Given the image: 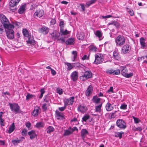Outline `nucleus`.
Segmentation results:
<instances>
[{"mask_svg": "<svg viewBox=\"0 0 147 147\" xmlns=\"http://www.w3.org/2000/svg\"><path fill=\"white\" fill-rule=\"evenodd\" d=\"M64 24L65 23L63 21H61L59 23V26L60 28V29H61V28L63 29Z\"/></svg>", "mask_w": 147, "mask_h": 147, "instance_id": "49", "label": "nucleus"}, {"mask_svg": "<svg viewBox=\"0 0 147 147\" xmlns=\"http://www.w3.org/2000/svg\"><path fill=\"white\" fill-rule=\"evenodd\" d=\"M68 99L69 100V104H70V105H72L74 102V96H72L70 97Z\"/></svg>", "mask_w": 147, "mask_h": 147, "instance_id": "46", "label": "nucleus"}, {"mask_svg": "<svg viewBox=\"0 0 147 147\" xmlns=\"http://www.w3.org/2000/svg\"><path fill=\"white\" fill-rule=\"evenodd\" d=\"M94 34L100 40L102 39V38L100 39V38L102 36V34L100 30H97L96 32H95Z\"/></svg>", "mask_w": 147, "mask_h": 147, "instance_id": "30", "label": "nucleus"}, {"mask_svg": "<svg viewBox=\"0 0 147 147\" xmlns=\"http://www.w3.org/2000/svg\"><path fill=\"white\" fill-rule=\"evenodd\" d=\"M102 106V104L97 106H96V112H100V111L101 107Z\"/></svg>", "mask_w": 147, "mask_h": 147, "instance_id": "45", "label": "nucleus"}, {"mask_svg": "<svg viewBox=\"0 0 147 147\" xmlns=\"http://www.w3.org/2000/svg\"><path fill=\"white\" fill-rule=\"evenodd\" d=\"M27 130L26 128L23 129L21 134L22 136H25L27 134Z\"/></svg>", "mask_w": 147, "mask_h": 147, "instance_id": "48", "label": "nucleus"}, {"mask_svg": "<svg viewBox=\"0 0 147 147\" xmlns=\"http://www.w3.org/2000/svg\"><path fill=\"white\" fill-rule=\"evenodd\" d=\"M89 55L87 56L86 55H84L82 57V59L83 60H84L85 59L88 60L89 59Z\"/></svg>", "mask_w": 147, "mask_h": 147, "instance_id": "56", "label": "nucleus"}, {"mask_svg": "<svg viewBox=\"0 0 147 147\" xmlns=\"http://www.w3.org/2000/svg\"><path fill=\"white\" fill-rule=\"evenodd\" d=\"M3 26L5 29H7V30H5V31L13 30V29L14 28V26L11 24H8L7 23H4L3 24Z\"/></svg>", "mask_w": 147, "mask_h": 147, "instance_id": "9", "label": "nucleus"}, {"mask_svg": "<svg viewBox=\"0 0 147 147\" xmlns=\"http://www.w3.org/2000/svg\"><path fill=\"white\" fill-rule=\"evenodd\" d=\"M40 30L41 32L43 34L46 35L48 33L49 28L45 26H43L40 28Z\"/></svg>", "mask_w": 147, "mask_h": 147, "instance_id": "15", "label": "nucleus"}, {"mask_svg": "<svg viewBox=\"0 0 147 147\" xmlns=\"http://www.w3.org/2000/svg\"><path fill=\"white\" fill-rule=\"evenodd\" d=\"M92 73L90 71H86L84 73V75L81 76L80 79L82 81H85L89 78L92 77Z\"/></svg>", "mask_w": 147, "mask_h": 147, "instance_id": "3", "label": "nucleus"}, {"mask_svg": "<svg viewBox=\"0 0 147 147\" xmlns=\"http://www.w3.org/2000/svg\"><path fill=\"white\" fill-rule=\"evenodd\" d=\"M89 50L90 52H96L97 49L94 45H91L88 47Z\"/></svg>", "mask_w": 147, "mask_h": 147, "instance_id": "26", "label": "nucleus"}, {"mask_svg": "<svg viewBox=\"0 0 147 147\" xmlns=\"http://www.w3.org/2000/svg\"><path fill=\"white\" fill-rule=\"evenodd\" d=\"M58 40H61V42L62 43H63L65 42V40L63 38V37H61L59 38H58Z\"/></svg>", "mask_w": 147, "mask_h": 147, "instance_id": "63", "label": "nucleus"}, {"mask_svg": "<svg viewBox=\"0 0 147 147\" xmlns=\"http://www.w3.org/2000/svg\"><path fill=\"white\" fill-rule=\"evenodd\" d=\"M9 108L11 111L16 113H20V107L16 103H9Z\"/></svg>", "mask_w": 147, "mask_h": 147, "instance_id": "2", "label": "nucleus"}, {"mask_svg": "<svg viewBox=\"0 0 147 147\" xmlns=\"http://www.w3.org/2000/svg\"><path fill=\"white\" fill-rule=\"evenodd\" d=\"M4 120L3 119H2L0 120V124L1 126H4L5 123H4Z\"/></svg>", "mask_w": 147, "mask_h": 147, "instance_id": "64", "label": "nucleus"}, {"mask_svg": "<svg viewBox=\"0 0 147 147\" xmlns=\"http://www.w3.org/2000/svg\"><path fill=\"white\" fill-rule=\"evenodd\" d=\"M113 56L114 59L116 60H119L120 59L121 57L117 49H115L114 51Z\"/></svg>", "mask_w": 147, "mask_h": 147, "instance_id": "12", "label": "nucleus"}, {"mask_svg": "<svg viewBox=\"0 0 147 147\" xmlns=\"http://www.w3.org/2000/svg\"><path fill=\"white\" fill-rule=\"evenodd\" d=\"M15 127L14 123H12L9 127V129L8 130V132L9 134L11 133L15 129Z\"/></svg>", "mask_w": 147, "mask_h": 147, "instance_id": "29", "label": "nucleus"}, {"mask_svg": "<svg viewBox=\"0 0 147 147\" xmlns=\"http://www.w3.org/2000/svg\"><path fill=\"white\" fill-rule=\"evenodd\" d=\"M47 104L46 103H44L42 105V108L44 111H46L47 110Z\"/></svg>", "mask_w": 147, "mask_h": 147, "instance_id": "53", "label": "nucleus"}, {"mask_svg": "<svg viewBox=\"0 0 147 147\" xmlns=\"http://www.w3.org/2000/svg\"><path fill=\"white\" fill-rule=\"evenodd\" d=\"M60 32L61 33V35H66L69 34V32L66 30L65 31L63 29H60Z\"/></svg>", "mask_w": 147, "mask_h": 147, "instance_id": "34", "label": "nucleus"}, {"mask_svg": "<svg viewBox=\"0 0 147 147\" xmlns=\"http://www.w3.org/2000/svg\"><path fill=\"white\" fill-rule=\"evenodd\" d=\"M131 49L129 45L128 44L124 45L122 48V51L123 53H129Z\"/></svg>", "mask_w": 147, "mask_h": 147, "instance_id": "10", "label": "nucleus"}, {"mask_svg": "<svg viewBox=\"0 0 147 147\" xmlns=\"http://www.w3.org/2000/svg\"><path fill=\"white\" fill-rule=\"evenodd\" d=\"M55 114L58 120H63L65 119L64 115L63 113L58 111L57 110L55 111Z\"/></svg>", "mask_w": 147, "mask_h": 147, "instance_id": "8", "label": "nucleus"}, {"mask_svg": "<svg viewBox=\"0 0 147 147\" xmlns=\"http://www.w3.org/2000/svg\"><path fill=\"white\" fill-rule=\"evenodd\" d=\"M107 104L108 105H107L106 107V109L108 111H110V103H108Z\"/></svg>", "mask_w": 147, "mask_h": 147, "instance_id": "61", "label": "nucleus"}, {"mask_svg": "<svg viewBox=\"0 0 147 147\" xmlns=\"http://www.w3.org/2000/svg\"><path fill=\"white\" fill-rule=\"evenodd\" d=\"M100 18L101 19H106V18H110V15H109L106 16H100Z\"/></svg>", "mask_w": 147, "mask_h": 147, "instance_id": "57", "label": "nucleus"}, {"mask_svg": "<svg viewBox=\"0 0 147 147\" xmlns=\"http://www.w3.org/2000/svg\"><path fill=\"white\" fill-rule=\"evenodd\" d=\"M111 25L115 26L117 28L119 27V24L117 22H112L111 23Z\"/></svg>", "mask_w": 147, "mask_h": 147, "instance_id": "43", "label": "nucleus"}, {"mask_svg": "<svg viewBox=\"0 0 147 147\" xmlns=\"http://www.w3.org/2000/svg\"><path fill=\"white\" fill-rule=\"evenodd\" d=\"M90 118V116L88 114H85L82 117V121L86 122V121L88 120Z\"/></svg>", "mask_w": 147, "mask_h": 147, "instance_id": "42", "label": "nucleus"}, {"mask_svg": "<svg viewBox=\"0 0 147 147\" xmlns=\"http://www.w3.org/2000/svg\"><path fill=\"white\" fill-rule=\"evenodd\" d=\"M0 20L3 24L8 22V20L5 16L3 14L0 15Z\"/></svg>", "mask_w": 147, "mask_h": 147, "instance_id": "19", "label": "nucleus"}, {"mask_svg": "<svg viewBox=\"0 0 147 147\" xmlns=\"http://www.w3.org/2000/svg\"><path fill=\"white\" fill-rule=\"evenodd\" d=\"M26 6V4H25L22 5L18 10V13L20 14L23 13L25 11V8Z\"/></svg>", "mask_w": 147, "mask_h": 147, "instance_id": "23", "label": "nucleus"}, {"mask_svg": "<svg viewBox=\"0 0 147 147\" xmlns=\"http://www.w3.org/2000/svg\"><path fill=\"white\" fill-rule=\"evenodd\" d=\"M57 92L60 95H61L63 93V92L61 89H57Z\"/></svg>", "mask_w": 147, "mask_h": 147, "instance_id": "62", "label": "nucleus"}, {"mask_svg": "<svg viewBox=\"0 0 147 147\" xmlns=\"http://www.w3.org/2000/svg\"><path fill=\"white\" fill-rule=\"evenodd\" d=\"M28 134L30 136V138L31 140H32L37 136V135L36 134L35 131L34 130H32L29 131L28 132Z\"/></svg>", "mask_w": 147, "mask_h": 147, "instance_id": "16", "label": "nucleus"}, {"mask_svg": "<svg viewBox=\"0 0 147 147\" xmlns=\"http://www.w3.org/2000/svg\"><path fill=\"white\" fill-rule=\"evenodd\" d=\"M81 136L82 138H84L86 135L88 134V132L86 129H83L81 130Z\"/></svg>", "mask_w": 147, "mask_h": 147, "instance_id": "25", "label": "nucleus"}, {"mask_svg": "<svg viewBox=\"0 0 147 147\" xmlns=\"http://www.w3.org/2000/svg\"><path fill=\"white\" fill-rule=\"evenodd\" d=\"M127 105L125 103H124L122 104L120 107V108L121 109L125 110L127 109Z\"/></svg>", "mask_w": 147, "mask_h": 147, "instance_id": "50", "label": "nucleus"}, {"mask_svg": "<svg viewBox=\"0 0 147 147\" xmlns=\"http://www.w3.org/2000/svg\"><path fill=\"white\" fill-rule=\"evenodd\" d=\"M6 35L7 38L10 39L14 38V31L13 30L6 31Z\"/></svg>", "mask_w": 147, "mask_h": 147, "instance_id": "13", "label": "nucleus"}, {"mask_svg": "<svg viewBox=\"0 0 147 147\" xmlns=\"http://www.w3.org/2000/svg\"><path fill=\"white\" fill-rule=\"evenodd\" d=\"M41 92V94L39 97V99L41 98L43 95V94L45 92V91L44 90V89H41L40 90Z\"/></svg>", "mask_w": 147, "mask_h": 147, "instance_id": "51", "label": "nucleus"}, {"mask_svg": "<svg viewBox=\"0 0 147 147\" xmlns=\"http://www.w3.org/2000/svg\"><path fill=\"white\" fill-rule=\"evenodd\" d=\"M28 37V39L26 41L27 43L30 44V45H34L35 44V42L33 36H32L30 35Z\"/></svg>", "mask_w": 147, "mask_h": 147, "instance_id": "11", "label": "nucleus"}, {"mask_svg": "<svg viewBox=\"0 0 147 147\" xmlns=\"http://www.w3.org/2000/svg\"><path fill=\"white\" fill-rule=\"evenodd\" d=\"M77 36V38L79 40H82L84 37V34L83 32L78 33Z\"/></svg>", "mask_w": 147, "mask_h": 147, "instance_id": "28", "label": "nucleus"}, {"mask_svg": "<svg viewBox=\"0 0 147 147\" xmlns=\"http://www.w3.org/2000/svg\"><path fill=\"white\" fill-rule=\"evenodd\" d=\"M125 41V39L124 36L119 35L116 38V42L117 45L121 46L124 44Z\"/></svg>", "mask_w": 147, "mask_h": 147, "instance_id": "5", "label": "nucleus"}, {"mask_svg": "<svg viewBox=\"0 0 147 147\" xmlns=\"http://www.w3.org/2000/svg\"><path fill=\"white\" fill-rule=\"evenodd\" d=\"M71 79L73 81H76L78 78V72L75 71L73 72L71 74Z\"/></svg>", "mask_w": 147, "mask_h": 147, "instance_id": "17", "label": "nucleus"}, {"mask_svg": "<svg viewBox=\"0 0 147 147\" xmlns=\"http://www.w3.org/2000/svg\"><path fill=\"white\" fill-rule=\"evenodd\" d=\"M92 90L93 88L92 86L90 85L89 86L85 92V94L86 96H89L90 93L92 92Z\"/></svg>", "mask_w": 147, "mask_h": 147, "instance_id": "20", "label": "nucleus"}, {"mask_svg": "<svg viewBox=\"0 0 147 147\" xmlns=\"http://www.w3.org/2000/svg\"><path fill=\"white\" fill-rule=\"evenodd\" d=\"M56 23V20L55 18H52L51 19L50 22V23L51 25H53L54 24H55Z\"/></svg>", "mask_w": 147, "mask_h": 147, "instance_id": "59", "label": "nucleus"}, {"mask_svg": "<svg viewBox=\"0 0 147 147\" xmlns=\"http://www.w3.org/2000/svg\"><path fill=\"white\" fill-rule=\"evenodd\" d=\"M66 107L64 105V107H59L58 108L59 110L61 111H64L65 109L66 108Z\"/></svg>", "mask_w": 147, "mask_h": 147, "instance_id": "60", "label": "nucleus"}, {"mask_svg": "<svg viewBox=\"0 0 147 147\" xmlns=\"http://www.w3.org/2000/svg\"><path fill=\"white\" fill-rule=\"evenodd\" d=\"M23 33L24 35L27 37H28L30 36L29 34L28 30L26 29H24L23 30Z\"/></svg>", "mask_w": 147, "mask_h": 147, "instance_id": "38", "label": "nucleus"}, {"mask_svg": "<svg viewBox=\"0 0 147 147\" xmlns=\"http://www.w3.org/2000/svg\"><path fill=\"white\" fill-rule=\"evenodd\" d=\"M25 139V138L23 137H22L20 138V139L19 140H13L11 141V142L15 146H17L18 145V143L21 142L23 141Z\"/></svg>", "mask_w": 147, "mask_h": 147, "instance_id": "18", "label": "nucleus"}, {"mask_svg": "<svg viewBox=\"0 0 147 147\" xmlns=\"http://www.w3.org/2000/svg\"><path fill=\"white\" fill-rule=\"evenodd\" d=\"M117 126L121 129H124L127 127L126 123L122 119H118L116 121Z\"/></svg>", "mask_w": 147, "mask_h": 147, "instance_id": "6", "label": "nucleus"}, {"mask_svg": "<svg viewBox=\"0 0 147 147\" xmlns=\"http://www.w3.org/2000/svg\"><path fill=\"white\" fill-rule=\"evenodd\" d=\"M47 129L48 130L47 131V133L48 134H50L51 132L54 131L55 130L54 128L51 126H49L47 127Z\"/></svg>", "mask_w": 147, "mask_h": 147, "instance_id": "35", "label": "nucleus"}, {"mask_svg": "<svg viewBox=\"0 0 147 147\" xmlns=\"http://www.w3.org/2000/svg\"><path fill=\"white\" fill-rule=\"evenodd\" d=\"M85 106L80 105L78 107V111H80L81 112H83L85 110Z\"/></svg>", "mask_w": 147, "mask_h": 147, "instance_id": "40", "label": "nucleus"}, {"mask_svg": "<svg viewBox=\"0 0 147 147\" xmlns=\"http://www.w3.org/2000/svg\"><path fill=\"white\" fill-rule=\"evenodd\" d=\"M73 66L75 67H78L80 66V64L78 62H76L73 64Z\"/></svg>", "mask_w": 147, "mask_h": 147, "instance_id": "55", "label": "nucleus"}, {"mask_svg": "<svg viewBox=\"0 0 147 147\" xmlns=\"http://www.w3.org/2000/svg\"><path fill=\"white\" fill-rule=\"evenodd\" d=\"M100 100V98H98L96 96H94L92 99L93 102L96 103L99 102Z\"/></svg>", "mask_w": 147, "mask_h": 147, "instance_id": "32", "label": "nucleus"}, {"mask_svg": "<svg viewBox=\"0 0 147 147\" xmlns=\"http://www.w3.org/2000/svg\"><path fill=\"white\" fill-rule=\"evenodd\" d=\"M72 53L74 55V59L73 60V61H74L76 59L77 57V52L76 51H73L72 52Z\"/></svg>", "mask_w": 147, "mask_h": 147, "instance_id": "47", "label": "nucleus"}, {"mask_svg": "<svg viewBox=\"0 0 147 147\" xmlns=\"http://www.w3.org/2000/svg\"><path fill=\"white\" fill-rule=\"evenodd\" d=\"M145 40L144 38L142 37L140 38V43L142 48L144 49L147 46L146 44L145 43Z\"/></svg>", "mask_w": 147, "mask_h": 147, "instance_id": "24", "label": "nucleus"}, {"mask_svg": "<svg viewBox=\"0 0 147 147\" xmlns=\"http://www.w3.org/2000/svg\"><path fill=\"white\" fill-rule=\"evenodd\" d=\"M60 33L56 31H54L51 34L53 38H54L55 39L57 38L60 36Z\"/></svg>", "mask_w": 147, "mask_h": 147, "instance_id": "27", "label": "nucleus"}, {"mask_svg": "<svg viewBox=\"0 0 147 147\" xmlns=\"http://www.w3.org/2000/svg\"><path fill=\"white\" fill-rule=\"evenodd\" d=\"M44 14V11L43 10L38 9L35 12L34 16L40 18L42 17Z\"/></svg>", "mask_w": 147, "mask_h": 147, "instance_id": "14", "label": "nucleus"}, {"mask_svg": "<svg viewBox=\"0 0 147 147\" xmlns=\"http://www.w3.org/2000/svg\"><path fill=\"white\" fill-rule=\"evenodd\" d=\"M127 10H129V11H128L129 13L130 14L131 16H132L134 15V11L133 10H132L131 9H129L128 7L127 8Z\"/></svg>", "mask_w": 147, "mask_h": 147, "instance_id": "52", "label": "nucleus"}, {"mask_svg": "<svg viewBox=\"0 0 147 147\" xmlns=\"http://www.w3.org/2000/svg\"><path fill=\"white\" fill-rule=\"evenodd\" d=\"M66 65L68 67V70H70L72 68L73 66L70 63H67Z\"/></svg>", "mask_w": 147, "mask_h": 147, "instance_id": "58", "label": "nucleus"}, {"mask_svg": "<svg viewBox=\"0 0 147 147\" xmlns=\"http://www.w3.org/2000/svg\"><path fill=\"white\" fill-rule=\"evenodd\" d=\"M124 133L123 132H115V135H113L115 137H119L120 139H121L122 137V134H124Z\"/></svg>", "mask_w": 147, "mask_h": 147, "instance_id": "31", "label": "nucleus"}, {"mask_svg": "<svg viewBox=\"0 0 147 147\" xmlns=\"http://www.w3.org/2000/svg\"><path fill=\"white\" fill-rule=\"evenodd\" d=\"M44 127V123L42 122H38L36 125V127L38 128L42 127Z\"/></svg>", "mask_w": 147, "mask_h": 147, "instance_id": "37", "label": "nucleus"}, {"mask_svg": "<svg viewBox=\"0 0 147 147\" xmlns=\"http://www.w3.org/2000/svg\"><path fill=\"white\" fill-rule=\"evenodd\" d=\"M120 73V70L119 69L113 70V69H111V74H113V75H117L119 74Z\"/></svg>", "mask_w": 147, "mask_h": 147, "instance_id": "33", "label": "nucleus"}, {"mask_svg": "<svg viewBox=\"0 0 147 147\" xmlns=\"http://www.w3.org/2000/svg\"><path fill=\"white\" fill-rule=\"evenodd\" d=\"M72 134L71 131H69V130H64V132L63 133V135L64 136H66L70 135Z\"/></svg>", "mask_w": 147, "mask_h": 147, "instance_id": "36", "label": "nucleus"}, {"mask_svg": "<svg viewBox=\"0 0 147 147\" xmlns=\"http://www.w3.org/2000/svg\"><path fill=\"white\" fill-rule=\"evenodd\" d=\"M20 0H11L9 3V5L11 7H13L18 4Z\"/></svg>", "mask_w": 147, "mask_h": 147, "instance_id": "22", "label": "nucleus"}, {"mask_svg": "<svg viewBox=\"0 0 147 147\" xmlns=\"http://www.w3.org/2000/svg\"><path fill=\"white\" fill-rule=\"evenodd\" d=\"M103 56L101 53H97L95 55V59L94 63L96 65L101 63L103 61Z\"/></svg>", "mask_w": 147, "mask_h": 147, "instance_id": "4", "label": "nucleus"}, {"mask_svg": "<svg viewBox=\"0 0 147 147\" xmlns=\"http://www.w3.org/2000/svg\"><path fill=\"white\" fill-rule=\"evenodd\" d=\"M132 130L134 131H141L142 130V129L140 127H134L132 128Z\"/></svg>", "mask_w": 147, "mask_h": 147, "instance_id": "44", "label": "nucleus"}, {"mask_svg": "<svg viewBox=\"0 0 147 147\" xmlns=\"http://www.w3.org/2000/svg\"><path fill=\"white\" fill-rule=\"evenodd\" d=\"M41 112V109L38 106L35 107L32 112L31 115L34 117H37Z\"/></svg>", "mask_w": 147, "mask_h": 147, "instance_id": "7", "label": "nucleus"}, {"mask_svg": "<svg viewBox=\"0 0 147 147\" xmlns=\"http://www.w3.org/2000/svg\"><path fill=\"white\" fill-rule=\"evenodd\" d=\"M64 105L67 107L68 105H70L69 104V99L68 98H65L64 100Z\"/></svg>", "mask_w": 147, "mask_h": 147, "instance_id": "41", "label": "nucleus"}, {"mask_svg": "<svg viewBox=\"0 0 147 147\" xmlns=\"http://www.w3.org/2000/svg\"><path fill=\"white\" fill-rule=\"evenodd\" d=\"M120 70L121 71V74L126 78H129L133 76V73L128 74V69L125 66H121L120 68Z\"/></svg>", "mask_w": 147, "mask_h": 147, "instance_id": "1", "label": "nucleus"}, {"mask_svg": "<svg viewBox=\"0 0 147 147\" xmlns=\"http://www.w3.org/2000/svg\"><path fill=\"white\" fill-rule=\"evenodd\" d=\"M34 96V95L31 94L29 93H28L27 95L26 96V100H28L30 99H32V98Z\"/></svg>", "mask_w": 147, "mask_h": 147, "instance_id": "39", "label": "nucleus"}, {"mask_svg": "<svg viewBox=\"0 0 147 147\" xmlns=\"http://www.w3.org/2000/svg\"><path fill=\"white\" fill-rule=\"evenodd\" d=\"M133 119L136 123H138L140 121V120L138 118L133 117Z\"/></svg>", "mask_w": 147, "mask_h": 147, "instance_id": "54", "label": "nucleus"}, {"mask_svg": "<svg viewBox=\"0 0 147 147\" xmlns=\"http://www.w3.org/2000/svg\"><path fill=\"white\" fill-rule=\"evenodd\" d=\"M75 40L73 38H68L66 41L65 43L66 45H73L74 43Z\"/></svg>", "mask_w": 147, "mask_h": 147, "instance_id": "21", "label": "nucleus"}]
</instances>
